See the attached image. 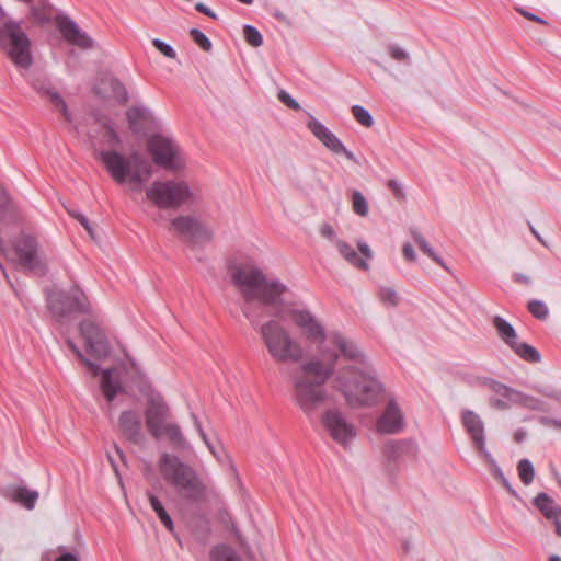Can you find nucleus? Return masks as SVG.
Listing matches in <instances>:
<instances>
[{"label": "nucleus", "mask_w": 561, "mask_h": 561, "mask_svg": "<svg viewBox=\"0 0 561 561\" xmlns=\"http://www.w3.org/2000/svg\"><path fill=\"white\" fill-rule=\"evenodd\" d=\"M0 47L4 48L12 61L21 68H28L33 58L31 42L22 30L20 22L7 18L0 5Z\"/></svg>", "instance_id": "nucleus-7"}, {"label": "nucleus", "mask_w": 561, "mask_h": 561, "mask_svg": "<svg viewBox=\"0 0 561 561\" xmlns=\"http://www.w3.org/2000/svg\"><path fill=\"white\" fill-rule=\"evenodd\" d=\"M404 427V416L394 397H389L382 414L376 423V428L382 434H398Z\"/></svg>", "instance_id": "nucleus-18"}, {"label": "nucleus", "mask_w": 561, "mask_h": 561, "mask_svg": "<svg viewBox=\"0 0 561 561\" xmlns=\"http://www.w3.org/2000/svg\"><path fill=\"white\" fill-rule=\"evenodd\" d=\"M319 353L321 358L313 357L300 366L301 375L298 377L313 376L311 381L321 385L333 377L335 389L343 393L348 405L353 408L373 407L382 401L383 385L369 369L362 371L355 365H346L336 370L339 360L336 351L322 346Z\"/></svg>", "instance_id": "nucleus-1"}, {"label": "nucleus", "mask_w": 561, "mask_h": 561, "mask_svg": "<svg viewBox=\"0 0 561 561\" xmlns=\"http://www.w3.org/2000/svg\"><path fill=\"white\" fill-rule=\"evenodd\" d=\"M56 20L58 30L67 42L81 48H91L93 46L92 38L68 15L59 14Z\"/></svg>", "instance_id": "nucleus-22"}, {"label": "nucleus", "mask_w": 561, "mask_h": 561, "mask_svg": "<svg viewBox=\"0 0 561 561\" xmlns=\"http://www.w3.org/2000/svg\"><path fill=\"white\" fill-rule=\"evenodd\" d=\"M417 451V444L412 439H391L383 447V455L389 463L414 459Z\"/></svg>", "instance_id": "nucleus-21"}, {"label": "nucleus", "mask_w": 561, "mask_h": 561, "mask_svg": "<svg viewBox=\"0 0 561 561\" xmlns=\"http://www.w3.org/2000/svg\"><path fill=\"white\" fill-rule=\"evenodd\" d=\"M18 263L25 271H36L44 267L38 256V244L34 237L22 236L14 244Z\"/></svg>", "instance_id": "nucleus-16"}, {"label": "nucleus", "mask_w": 561, "mask_h": 561, "mask_svg": "<svg viewBox=\"0 0 561 561\" xmlns=\"http://www.w3.org/2000/svg\"><path fill=\"white\" fill-rule=\"evenodd\" d=\"M321 234H322L324 238H327V239H329V240H331V241H334V242H335V240H337V239H336V233H335V231H334L333 227H332L331 225H329V224H324V225L321 227Z\"/></svg>", "instance_id": "nucleus-57"}, {"label": "nucleus", "mask_w": 561, "mask_h": 561, "mask_svg": "<svg viewBox=\"0 0 561 561\" xmlns=\"http://www.w3.org/2000/svg\"><path fill=\"white\" fill-rule=\"evenodd\" d=\"M493 325L497 331L500 339L507 345L512 346L517 341V333L514 327L504 318L495 316Z\"/></svg>", "instance_id": "nucleus-30"}, {"label": "nucleus", "mask_w": 561, "mask_h": 561, "mask_svg": "<svg viewBox=\"0 0 561 561\" xmlns=\"http://www.w3.org/2000/svg\"><path fill=\"white\" fill-rule=\"evenodd\" d=\"M31 14L32 16L41 22V23H47L50 21V15L46 14L45 12H43L42 10H39L38 8L36 7H32L31 8Z\"/></svg>", "instance_id": "nucleus-55"}, {"label": "nucleus", "mask_w": 561, "mask_h": 561, "mask_svg": "<svg viewBox=\"0 0 561 561\" xmlns=\"http://www.w3.org/2000/svg\"><path fill=\"white\" fill-rule=\"evenodd\" d=\"M480 454L483 456L485 461L490 465L492 473L497 479H500L501 477L504 476L502 469L500 468V466L497 465V462L495 461V459L493 458V456L491 455V453L488 449L480 451Z\"/></svg>", "instance_id": "nucleus-53"}, {"label": "nucleus", "mask_w": 561, "mask_h": 561, "mask_svg": "<svg viewBox=\"0 0 561 561\" xmlns=\"http://www.w3.org/2000/svg\"><path fill=\"white\" fill-rule=\"evenodd\" d=\"M354 118L364 127H371L374 125V118L368 110L364 106L355 104L351 108Z\"/></svg>", "instance_id": "nucleus-42"}, {"label": "nucleus", "mask_w": 561, "mask_h": 561, "mask_svg": "<svg viewBox=\"0 0 561 561\" xmlns=\"http://www.w3.org/2000/svg\"><path fill=\"white\" fill-rule=\"evenodd\" d=\"M79 333L85 342L88 353L96 359H103L111 354L108 339L101 324L91 319L79 323Z\"/></svg>", "instance_id": "nucleus-12"}, {"label": "nucleus", "mask_w": 561, "mask_h": 561, "mask_svg": "<svg viewBox=\"0 0 561 561\" xmlns=\"http://www.w3.org/2000/svg\"><path fill=\"white\" fill-rule=\"evenodd\" d=\"M169 415V407L164 400L159 396H152L148 400V405L145 411L146 425L154 438L161 437L162 425Z\"/></svg>", "instance_id": "nucleus-19"}, {"label": "nucleus", "mask_w": 561, "mask_h": 561, "mask_svg": "<svg viewBox=\"0 0 561 561\" xmlns=\"http://www.w3.org/2000/svg\"><path fill=\"white\" fill-rule=\"evenodd\" d=\"M126 117L130 130L138 134L142 131L145 123L152 121L153 114L149 107L140 104L129 107L126 111Z\"/></svg>", "instance_id": "nucleus-27"}, {"label": "nucleus", "mask_w": 561, "mask_h": 561, "mask_svg": "<svg viewBox=\"0 0 561 561\" xmlns=\"http://www.w3.org/2000/svg\"><path fill=\"white\" fill-rule=\"evenodd\" d=\"M152 45L162 54L164 55L165 57L170 58V59H174L176 57V53L174 50V48L165 43L164 41L160 39V38H154L152 41Z\"/></svg>", "instance_id": "nucleus-50"}, {"label": "nucleus", "mask_w": 561, "mask_h": 561, "mask_svg": "<svg viewBox=\"0 0 561 561\" xmlns=\"http://www.w3.org/2000/svg\"><path fill=\"white\" fill-rule=\"evenodd\" d=\"M484 383L500 398L492 399L491 404L497 409H506L510 403H514L517 390L513 389L500 381L486 378Z\"/></svg>", "instance_id": "nucleus-26"}, {"label": "nucleus", "mask_w": 561, "mask_h": 561, "mask_svg": "<svg viewBox=\"0 0 561 561\" xmlns=\"http://www.w3.org/2000/svg\"><path fill=\"white\" fill-rule=\"evenodd\" d=\"M147 198L158 208H176L187 203L192 192L183 181H154L146 191Z\"/></svg>", "instance_id": "nucleus-8"}, {"label": "nucleus", "mask_w": 561, "mask_h": 561, "mask_svg": "<svg viewBox=\"0 0 561 561\" xmlns=\"http://www.w3.org/2000/svg\"><path fill=\"white\" fill-rule=\"evenodd\" d=\"M412 237L414 242L417 244L419 249L425 253L428 257H431L438 265L448 270V266L445 264L443 257L438 255L435 250L431 247V244L426 241V239L419 231H413Z\"/></svg>", "instance_id": "nucleus-36"}, {"label": "nucleus", "mask_w": 561, "mask_h": 561, "mask_svg": "<svg viewBox=\"0 0 561 561\" xmlns=\"http://www.w3.org/2000/svg\"><path fill=\"white\" fill-rule=\"evenodd\" d=\"M175 231L193 241H209L211 232L197 219L191 216H179L172 219Z\"/></svg>", "instance_id": "nucleus-20"}, {"label": "nucleus", "mask_w": 561, "mask_h": 561, "mask_svg": "<svg viewBox=\"0 0 561 561\" xmlns=\"http://www.w3.org/2000/svg\"><path fill=\"white\" fill-rule=\"evenodd\" d=\"M402 252L407 260L412 261V262L415 261L416 255H415V251H414V248L412 247V244L405 243L402 248Z\"/></svg>", "instance_id": "nucleus-61"}, {"label": "nucleus", "mask_w": 561, "mask_h": 561, "mask_svg": "<svg viewBox=\"0 0 561 561\" xmlns=\"http://www.w3.org/2000/svg\"><path fill=\"white\" fill-rule=\"evenodd\" d=\"M36 89L48 98L53 106H55L56 110H59L68 122L71 121V114L68 106L62 96L56 90L50 87H45L44 84L36 87Z\"/></svg>", "instance_id": "nucleus-32"}, {"label": "nucleus", "mask_w": 561, "mask_h": 561, "mask_svg": "<svg viewBox=\"0 0 561 561\" xmlns=\"http://www.w3.org/2000/svg\"><path fill=\"white\" fill-rule=\"evenodd\" d=\"M514 404H520L531 410H542V401L525 394L517 390V396L515 397Z\"/></svg>", "instance_id": "nucleus-45"}, {"label": "nucleus", "mask_w": 561, "mask_h": 561, "mask_svg": "<svg viewBox=\"0 0 561 561\" xmlns=\"http://www.w3.org/2000/svg\"><path fill=\"white\" fill-rule=\"evenodd\" d=\"M118 428L122 435L133 444H140L144 439L140 416L135 410H127L121 413Z\"/></svg>", "instance_id": "nucleus-23"}, {"label": "nucleus", "mask_w": 561, "mask_h": 561, "mask_svg": "<svg viewBox=\"0 0 561 561\" xmlns=\"http://www.w3.org/2000/svg\"><path fill=\"white\" fill-rule=\"evenodd\" d=\"M165 435L169 440L181 448H187L181 427L175 423H165L161 428V436Z\"/></svg>", "instance_id": "nucleus-38"}, {"label": "nucleus", "mask_w": 561, "mask_h": 561, "mask_svg": "<svg viewBox=\"0 0 561 561\" xmlns=\"http://www.w3.org/2000/svg\"><path fill=\"white\" fill-rule=\"evenodd\" d=\"M328 340L337 348L339 352L336 353L339 354V358L343 357L347 360L355 362L356 364L360 365V367L355 366L357 369L362 371L369 369L371 374L377 378L376 371L369 364L367 356L353 340L346 337L340 331L330 332Z\"/></svg>", "instance_id": "nucleus-15"}, {"label": "nucleus", "mask_w": 561, "mask_h": 561, "mask_svg": "<svg viewBox=\"0 0 561 561\" xmlns=\"http://www.w3.org/2000/svg\"><path fill=\"white\" fill-rule=\"evenodd\" d=\"M518 12L526 19L530 20V21H535L537 23H540V24H548V22L542 19L541 16L539 15H536L529 11H526V10H523V9H518Z\"/></svg>", "instance_id": "nucleus-59"}, {"label": "nucleus", "mask_w": 561, "mask_h": 561, "mask_svg": "<svg viewBox=\"0 0 561 561\" xmlns=\"http://www.w3.org/2000/svg\"><path fill=\"white\" fill-rule=\"evenodd\" d=\"M190 36L194 43L199 46L204 51H210L213 48L211 41L198 28H191Z\"/></svg>", "instance_id": "nucleus-47"}, {"label": "nucleus", "mask_w": 561, "mask_h": 561, "mask_svg": "<svg viewBox=\"0 0 561 561\" xmlns=\"http://www.w3.org/2000/svg\"><path fill=\"white\" fill-rule=\"evenodd\" d=\"M257 327L262 342L275 362L299 363L304 358V348L278 320L272 319Z\"/></svg>", "instance_id": "nucleus-5"}, {"label": "nucleus", "mask_w": 561, "mask_h": 561, "mask_svg": "<svg viewBox=\"0 0 561 561\" xmlns=\"http://www.w3.org/2000/svg\"><path fill=\"white\" fill-rule=\"evenodd\" d=\"M68 213L71 217L77 219L83 226V228L87 230V232L92 239H95L94 230L90 224V220L84 214L77 209H69Z\"/></svg>", "instance_id": "nucleus-49"}, {"label": "nucleus", "mask_w": 561, "mask_h": 561, "mask_svg": "<svg viewBox=\"0 0 561 561\" xmlns=\"http://www.w3.org/2000/svg\"><path fill=\"white\" fill-rule=\"evenodd\" d=\"M99 158L114 182L124 184L129 181L134 185V191H140L152 175L150 162L138 151L126 157L116 150L103 149L99 151Z\"/></svg>", "instance_id": "nucleus-4"}, {"label": "nucleus", "mask_w": 561, "mask_h": 561, "mask_svg": "<svg viewBox=\"0 0 561 561\" xmlns=\"http://www.w3.org/2000/svg\"><path fill=\"white\" fill-rule=\"evenodd\" d=\"M288 317L310 342L322 344L325 341L324 325L309 309L291 308L288 310Z\"/></svg>", "instance_id": "nucleus-14"}, {"label": "nucleus", "mask_w": 561, "mask_h": 561, "mask_svg": "<svg viewBox=\"0 0 561 561\" xmlns=\"http://www.w3.org/2000/svg\"><path fill=\"white\" fill-rule=\"evenodd\" d=\"M352 207L356 215L365 217L369 213V206L362 192L354 190L352 192Z\"/></svg>", "instance_id": "nucleus-40"}, {"label": "nucleus", "mask_w": 561, "mask_h": 561, "mask_svg": "<svg viewBox=\"0 0 561 561\" xmlns=\"http://www.w3.org/2000/svg\"><path fill=\"white\" fill-rule=\"evenodd\" d=\"M321 423L331 438L342 446H347L356 436V430L344 413L329 409L321 416Z\"/></svg>", "instance_id": "nucleus-13"}, {"label": "nucleus", "mask_w": 561, "mask_h": 561, "mask_svg": "<svg viewBox=\"0 0 561 561\" xmlns=\"http://www.w3.org/2000/svg\"><path fill=\"white\" fill-rule=\"evenodd\" d=\"M388 186L394 192L397 197H400L403 195L402 185L397 180H390L388 183Z\"/></svg>", "instance_id": "nucleus-63"}, {"label": "nucleus", "mask_w": 561, "mask_h": 561, "mask_svg": "<svg viewBox=\"0 0 561 561\" xmlns=\"http://www.w3.org/2000/svg\"><path fill=\"white\" fill-rule=\"evenodd\" d=\"M540 423L545 426H553L558 430H561V420L559 419L542 416L540 417Z\"/></svg>", "instance_id": "nucleus-60"}, {"label": "nucleus", "mask_w": 561, "mask_h": 561, "mask_svg": "<svg viewBox=\"0 0 561 561\" xmlns=\"http://www.w3.org/2000/svg\"><path fill=\"white\" fill-rule=\"evenodd\" d=\"M293 399L296 405L311 420L317 411L327 402L329 393L324 385L311 381L310 378L293 377Z\"/></svg>", "instance_id": "nucleus-9"}, {"label": "nucleus", "mask_w": 561, "mask_h": 561, "mask_svg": "<svg viewBox=\"0 0 561 561\" xmlns=\"http://www.w3.org/2000/svg\"><path fill=\"white\" fill-rule=\"evenodd\" d=\"M0 218L2 220H15L18 218V208L11 196L0 185Z\"/></svg>", "instance_id": "nucleus-33"}, {"label": "nucleus", "mask_w": 561, "mask_h": 561, "mask_svg": "<svg viewBox=\"0 0 561 561\" xmlns=\"http://www.w3.org/2000/svg\"><path fill=\"white\" fill-rule=\"evenodd\" d=\"M389 55L392 59L405 64H410L409 53L398 44H390L388 47Z\"/></svg>", "instance_id": "nucleus-48"}, {"label": "nucleus", "mask_w": 561, "mask_h": 561, "mask_svg": "<svg viewBox=\"0 0 561 561\" xmlns=\"http://www.w3.org/2000/svg\"><path fill=\"white\" fill-rule=\"evenodd\" d=\"M46 301L49 313L61 324L79 314H92L90 300L78 285L69 289H47Z\"/></svg>", "instance_id": "nucleus-6"}, {"label": "nucleus", "mask_w": 561, "mask_h": 561, "mask_svg": "<svg viewBox=\"0 0 561 561\" xmlns=\"http://www.w3.org/2000/svg\"><path fill=\"white\" fill-rule=\"evenodd\" d=\"M195 10L214 19V20H217L218 19V15L210 9L208 8L206 4H204L203 2H197L195 4Z\"/></svg>", "instance_id": "nucleus-56"}, {"label": "nucleus", "mask_w": 561, "mask_h": 561, "mask_svg": "<svg viewBox=\"0 0 561 561\" xmlns=\"http://www.w3.org/2000/svg\"><path fill=\"white\" fill-rule=\"evenodd\" d=\"M533 503L546 518L554 523L556 533L561 536V506L556 505L554 501L545 492L538 493Z\"/></svg>", "instance_id": "nucleus-25"}, {"label": "nucleus", "mask_w": 561, "mask_h": 561, "mask_svg": "<svg viewBox=\"0 0 561 561\" xmlns=\"http://www.w3.org/2000/svg\"><path fill=\"white\" fill-rule=\"evenodd\" d=\"M308 128L330 151L335 154L343 153L347 160L357 163L355 154L320 121L311 118Z\"/></svg>", "instance_id": "nucleus-17"}, {"label": "nucleus", "mask_w": 561, "mask_h": 561, "mask_svg": "<svg viewBox=\"0 0 561 561\" xmlns=\"http://www.w3.org/2000/svg\"><path fill=\"white\" fill-rule=\"evenodd\" d=\"M211 561H241L238 553L226 545H218L210 551Z\"/></svg>", "instance_id": "nucleus-39"}, {"label": "nucleus", "mask_w": 561, "mask_h": 561, "mask_svg": "<svg viewBox=\"0 0 561 561\" xmlns=\"http://www.w3.org/2000/svg\"><path fill=\"white\" fill-rule=\"evenodd\" d=\"M148 500L151 505V508L154 511V513L157 514L160 522L165 526V528L169 531L173 533L174 531L173 519L171 518V516L164 508V506L161 503V501L159 500V497L156 494L148 492Z\"/></svg>", "instance_id": "nucleus-34"}, {"label": "nucleus", "mask_w": 561, "mask_h": 561, "mask_svg": "<svg viewBox=\"0 0 561 561\" xmlns=\"http://www.w3.org/2000/svg\"><path fill=\"white\" fill-rule=\"evenodd\" d=\"M232 284L239 289L243 304L241 311L252 327L260 322L263 306H280L287 286L278 278L268 279L253 264H233L229 267Z\"/></svg>", "instance_id": "nucleus-2"}, {"label": "nucleus", "mask_w": 561, "mask_h": 561, "mask_svg": "<svg viewBox=\"0 0 561 561\" xmlns=\"http://www.w3.org/2000/svg\"><path fill=\"white\" fill-rule=\"evenodd\" d=\"M192 419H193L194 426H195L196 431L198 432L201 438L203 439V442L205 443V445L207 446V448L209 449L211 455L219 461H222L224 457H226V454L222 450V448L220 446H217L216 444H214L208 438L206 432L204 431V428L202 426V423L199 422V420L197 419V416L194 413H192Z\"/></svg>", "instance_id": "nucleus-37"}, {"label": "nucleus", "mask_w": 561, "mask_h": 561, "mask_svg": "<svg viewBox=\"0 0 561 561\" xmlns=\"http://www.w3.org/2000/svg\"><path fill=\"white\" fill-rule=\"evenodd\" d=\"M378 297L383 305L396 307L399 304V295L391 287H380Z\"/></svg>", "instance_id": "nucleus-46"}, {"label": "nucleus", "mask_w": 561, "mask_h": 561, "mask_svg": "<svg viewBox=\"0 0 561 561\" xmlns=\"http://www.w3.org/2000/svg\"><path fill=\"white\" fill-rule=\"evenodd\" d=\"M7 496L25 508L33 510L38 500V492L22 485H11L7 489Z\"/></svg>", "instance_id": "nucleus-28"}, {"label": "nucleus", "mask_w": 561, "mask_h": 561, "mask_svg": "<svg viewBox=\"0 0 561 561\" xmlns=\"http://www.w3.org/2000/svg\"><path fill=\"white\" fill-rule=\"evenodd\" d=\"M66 344L77 358L89 368L93 376L102 374L101 390L107 401H113L118 393H124L125 389L121 382L119 371L116 368L101 369L100 365L90 360L71 339L66 340Z\"/></svg>", "instance_id": "nucleus-11"}, {"label": "nucleus", "mask_w": 561, "mask_h": 561, "mask_svg": "<svg viewBox=\"0 0 561 561\" xmlns=\"http://www.w3.org/2000/svg\"><path fill=\"white\" fill-rule=\"evenodd\" d=\"M195 535L199 539H205L210 534V524L206 518H202L199 522V526L194 530Z\"/></svg>", "instance_id": "nucleus-54"}, {"label": "nucleus", "mask_w": 561, "mask_h": 561, "mask_svg": "<svg viewBox=\"0 0 561 561\" xmlns=\"http://www.w3.org/2000/svg\"><path fill=\"white\" fill-rule=\"evenodd\" d=\"M278 100L294 111L300 110V104L286 90L280 89L277 93Z\"/></svg>", "instance_id": "nucleus-51"}, {"label": "nucleus", "mask_w": 561, "mask_h": 561, "mask_svg": "<svg viewBox=\"0 0 561 561\" xmlns=\"http://www.w3.org/2000/svg\"><path fill=\"white\" fill-rule=\"evenodd\" d=\"M147 148L158 167L167 171H178L184 167L181 148L173 137L153 134L148 138Z\"/></svg>", "instance_id": "nucleus-10"}, {"label": "nucleus", "mask_w": 561, "mask_h": 561, "mask_svg": "<svg viewBox=\"0 0 561 561\" xmlns=\"http://www.w3.org/2000/svg\"><path fill=\"white\" fill-rule=\"evenodd\" d=\"M462 423L478 451L486 449L484 423L481 417L473 411L465 410L462 412Z\"/></svg>", "instance_id": "nucleus-24"}, {"label": "nucleus", "mask_w": 561, "mask_h": 561, "mask_svg": "<svg viewBox=\"0 0 561 561\" xmlns=\"http://www.w3.org/2000/svg\"><path fill=\"white\" fill-rule=\"evenodd\" d=\"M57 549L62 552L56 559V561H78V557L76 553L64 551L65 547L59 546Z\"/></svg>", "instance_id": "nucleus-58"}, {"label": "nucleus", "mask_w": 561, "mask_h": 561, "mask_svg": "<svg viewBox=\"0 0 561 561\" xmlns=\"http://www.w3.org/2000/svg\"><path fill=\"white\" fill-rule=\"evenodd\" d=\"M102 84L110 89L112 96L119 103L126 104L129 100V94L125 85L114 76H105L102 79Z\"/></svg>", "instance_id": "nucleus-31"}, {"label": "nucleus", "mask_w": 561, "mask_h": 561, "mask_svg": "<svg viewBox=\"0 0 561 561\" xmlns=\"http://www.w3.org/2000/svg\"><path fill=\"white\" fill-rule=\"evenodd\" d=\"M510 348L526 362L539 363L541 360V355L538 350L528 343L516 341Z\"/></svg>", "instance_id": "nucleus-35"}, {"label": "nucleus", "mask_w": 561, "mask_h": 561, "mask_svg": "<svg viewBox=\"0 0 561 561\" xmlns=\"http://www.w3.org/2000/svg\"><path fill=\"white\" fill-rule=\"evenodd\" d=\"M163 480L176 496L187 504H198L207 499L208 489L198 472L176 455L163 453L158 462Z\"/></svg>", "instance_id": "nucleus-3"}, {"label": "nucleus", "mask_w": 561, "mask_h": 561, "mask_svg": "<svg viewBox=\"0 0 561 561\" xmlns=\"http://www.w3.org/2000/svg\"><path fill=\"white\" fill-rule=\"evenodd\" d=\"M512 277H513L514 282H516V283H523L525 285H531L530 277L525 275V274H523V273H514Z\"/></svg>", "instance_id": "nucleus-64"}, {"label": "nucleus", "mask_w": 561, "mask_h": 561, "mask_svg": "<svg viewBox=\"0 0 561 561\" xmlns=\"http://www.w3.org/2000/svg\"><path fill=\"white\" fill-rule=\"evenodd\" d=\"M335 245L340 252V254L352 265H354L355 267H358L360 270H368L369 267V264L368 262L360 257L358 255V253L356 252V250L351 245L348 244L347 242L345 241H342V240H335Z\"/></svg>", "instance_id": "nucleus-29"}, {"label": "nucleus", "mask_w": 561, "mask_h": 561, "mask_svg": "<svg viewBox=\"0 0 561 561\" xmlns=\"http://www.w3.org/2000/svg\"><path fill=\"white\" fill-rule=\"evenodd\" d=\"M104 138L110 147H118L122 144V139L115 128L108 124L105 128Z\"/></svg>", "instance_id": "nucleus-52"}, {"label": "nucleus", "mask_w": 561, "mask_h": 561, "mask_svg": "<svg viewBox=\"0 0 561 561\" xmlns=\"http://www.w3.org/2000/svg\"><path fill=\"white\" fill-rule=\"evenodd\" d=\"M357 245H358V250L365 256L364 259L366 261L371 259V256H373L371 250H370L369 245L365 241H359L357 243Z\"/></svg>", "instance_id": "nucleus-62"}, {"label": "nucleus", "mask_w": 561, "mask_h": 561, "mask_svg": "<svg viewBox=\"0 0 561 561\" xmlns=\"http://www.w3.org/2000/svg\"><path fill=\"white\" fill-rule=\"evenodd\" d=\"M527 309L534 318L539 320H545L549 314L548 306L545 304V301L539 299L529 300Z\"/></svg>", "instance_id": "nucleus-43"}, {"label": "nucleus", "mask_w": 561, "mask_h": 561, "mask_svg": "<svg viewBox=\"0 0 561 561\" xmlns=\"http://www.w3.org/2000/svg\"><path fill=\"white\" fill-rule=\"evenodd\" d=\"M243 35L247 43L253 47H260L263 44V36L260 31L250 24L243 26Z\"/></svg>", "instance_id": "nucleus-44"}, {"label": "nucleus", "mask_w": 561, "mask_h": 561, "mask_svg": "<svg viewBox=\"0 0 561 561\" xmlns=\"http://www.w3.org/2000/svg\"><path fill=\"white\" fill-rule=\"evenodd\" d=\"M518 476L525 485H529L535 477L534 466L530 460L522 459L517 465Z\"/></svg>", "instance_id": "nucleus-41"}]
</instances>
